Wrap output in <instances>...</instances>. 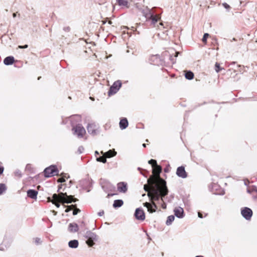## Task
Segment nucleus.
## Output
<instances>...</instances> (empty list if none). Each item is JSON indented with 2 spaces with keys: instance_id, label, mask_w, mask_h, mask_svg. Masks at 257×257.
<instances>
[{
  "instance_id": "5fc2aeb1",
  "label": "nucleus",
  "mask_w": 257,
  "mask_h": 257,
  "mask_svg": "<svg viewBox=\"0 0 257 257\" xmlns=\"http://www.w3.org/2000/svg\"><path fill=\"white\" fill-rule=\"evenodd\" d=\"M16 16H17V14L16 13H14L13 14V18H15V17H16Z\"/></svg>"
},
{
  "instance_id": "bf43d9fd",
  "label": "nucleus",
  "mask_w": 257,
  "mask_h": 257,
  "mask_svg": "<svg viewBox=\"0 0 257 257\" xmlns=\"http://www.w3.org/2000/svg\"><path fill=\"white\" fill-rule=\"evenodd\" d=\"M195 257H204V256L202 255H197Z\"/></svg>"
},
{
  "instance_id": "423d86ee",
  "label": "nucleus",
  "mask_w": 257,
  "mask_h": 257,
  "mask_svg": "<svg viewBox=\"0 0 257 257\" xmlns=\"http://www.w3.org/2000/svg\"><path fill=\"white\" fill-rule=\"evenodd\" d=\"M86 127L88 133L92 136L97 135L100 132L98 124L94 122L88 123Z\"/></svg>"
},
{
  "instance_id": "2eb2a0df",
  "label": "nucleus",
  "mask_w": 257,
  "mask_h": 257,
  "mask_svg": "<svg viewBox=\"0 0 257 257\" xmlns=\"http://www.w3.org/2000/svg\"><path fill=\"white\" fill-rule=\"evenodd\" d=\"M153 173L156 174V175H157L158 176V178L157 179L154 180L153 181V184H155V182L156 181L157 182L158 181L159 178H161L159 176V175H160V174L162 172V167L158 165L157 164V163L156 165H155L154 166H153Z\"/></svg>"
},
{
  "instance_id": "4be33fe9",
  "label": "nucleus",
  "mask_w": 257,
  "mask_h": 257,
  "mask_svg": "<svg viewBox=\"0 0 257 257\" xmlns=\"http://www.w3.org/2000/svg\"><path fill=\"white\" fill-rule=\"evenodd\" d=\"M123 204V201L121 199L115 200L113 203V207L114 208H119Z\"/></svg>"
},
{
  "instance_id": "6e6d98bb",
  "label": "nucleus",
  "mask_w": 257,
  "mask_h": 257,
  "mask_svg": "<svg viewBox=\"0 0 257 257\" xmlns=\"http://www.w3.org/2000/svg\"><path fill=\"white\" fill-rule=\"evenodd\" d=\"M76 205H72L71 206H69V207H76Z\"/></svg>"
},
{
  "instance_id": "2f4dec72",
  "label": "nucleus",
  "mask_w": 257,
  "mask_h": 257,
  "mask_svg": "<svg viewBox=\"0 0 257 257\" xmlns=\"http://www.w3.org/2000/svg\"><path fill=\"white\" fill-rule=\"evenodd\" d=\"M151 59L153 60L154 61H155V60H156V62H154V63H155V64H158V62L160 59V56L159 55H154L152 57Z\"/></svg>"
},
{
  "instance_id": "49530a36",
  "label": "nucleus",
  "mask_w": 257,
  "mask_h": 257,
  "mask_svg": "<svg viewBox=\"0 0 257 257\" xmlns=\"http://www.w3.org/2000/svg\"><path fill=\"white\" fill-rule=\"evenodd\" d=\"M198 217H199L200 218H203V216L202 213L201 212H198Z\"/></svg>"
},
{
  "instance_id": "69168bd1",
  "label": "nucleus",
  "mask_w": 257,
  "mask_h": 257,
  "mask_svg": "<svg viewBox=\"0 0 257 257\" xmlns=\"http://www.w3.org/2000/svg\"><path fill=\"white\" fill-rule=\"evenodd\" d=\"M90 98L92 100H94V98H93L92 97H90Z\"/></svg>"
},
{
  "instance_id": "7ed1b4c3",
  "label": "nucleus",
  "mask_w": 257,
  "mask_h": 257,
  "mask_svg": "<svg viewBox=\"0 0 257 257\" xmlns=\"http://www.w3.org/2000/svg\"><path fill=\"white\" fill-rule=\"evenodd\" d=\"M53 200L50 197L48 198V201L56 202L60 201L63 203H71L72 202H76L78 200L72 195H68L66 193H60L58 195L54 194L52 196Z\"/></svg>"
},
{
  "instance_id": "052dcab7",
  "label": "nucleus",
  "mask_w": 257,
  "mask_h": 257,
  "mask_svg": "<svg viewBox=\"0 0 257 257\" xmlns=\"http://www.w3.org/2000/svg\"><path fill=\"white\" fill-rule=\"evenodd\" d=\"M143 146L144 147H146V144H143Z\"/></svg>"
},
{
  "instance_id": "7c9ffc66",
  "label": "nucleus",
  "mask_w": 257,
  "mask_h": 257,
  "mask_svg": "<svg viewBox=\"0 0 257 257\" xmlns=\"http://www.w3.org/2000/svg\"><path fill=\"white\" fill-rule=\"evenodd\" d=\"M96 161L97 162H102L103 163H105L106 162V158H105L103 156H101L99 157H97L96 158Z\"/></svg>"
},
{
  "instance_id": "dca6fc26",
  "label": "nucleus",
  "mask_w": 257,
  "mask_h": 257,
  "mask_svg": "<svg viewBox=\"0 0 257 257\" xmlns=\"http://www.w3.org/2000/svg\"><path fill=\"white\" fill-rule=\"evenodd\" d=\"M117 190L120 193H125L127 190V184L124 182H121L117 184Z\"/></svg>"
},
{
  "instance_id": "9d476101",
  "label": "nucleus",
  "mask_w": 257,
  "mask_h": 257,
  "mask_svg": "<svg viewBox=\"0 0 257 257\" xmlns=\"http://www.w3.org/2000/svg\"><path fill=\"white\" fill-rule=\"evenodd\" d=\"M241 214L246 220H249L252 215V211L249 208L245 207L241 209Z\"/></svg>"
},
{
  "instance_id": "39448f33",
  "label": "nucleus",
  "mask_w": 257,
  "mask_h": 257,
  "mask_svg": "<svg viewBox=\"0 0 257 257\" xmlns=\"http://www.w3.org/2000/svg\"><path fill=\"white\" fill-rule=\"evenodd\" d=\"M72 131L74 135H76L78 138H82L86 134L84 127L81 124L76 125H72Z\"/></svg>"
},
{
  "instance_id": "09e8293b",
  "label": "nucleus",
  "mask_w": 257,
  "mask_h": 257,
  "mask_svg": "<svg viewBox=\"0 0 257 257\" xmlns=\"http://www.w3.org/2000/svg\"><path fill=\"white\" fill-rule=\"evenodd\" d=\"M223 6L225 9H228L230 8V6L226 3H223Z\"/></svg>"
},
{
  "instance_id": "4d7b16f0",
  "label": "nucleus",
  "mask_w": 257,
  "mask_h": 257,
  "mask_svg": "<svg viewBox=\"0 0 257 257\" xmlns=\"http://www.w3.org/2000/svg\"><path fill=\"white\" fill-rule=\"evenodd\" d=\"M53 212L54 213V214L55 215H56V213H57V212H56V211H54V210H53Z\"/></svg>"
},
{
  "instance_id": "864d4df0",
  "label": "nucleus",
  "mask_w": 257,
  "mask_h": 257,
  "mask_svg": "<svg viewBox=\"0 0 257 257\" xmlns=\"http://www.w3.org/2000/svg\"><path fill=\"white\" fill-rule=\"evenodd\" d=\"M95 156H97V155H99V153H98V152L97 151H96L95 152Z\"/></svg>"
},
{
  "instance_id": "774afa93",
  "label": "nucleus",
  "mask_w": 257,
  "mask_h": 257,
  "mask_svg": "<svg viewBox=\"0 0 257 257\" xmlns=\"http://www.w3.org/2000/svg\"><path fill=\"white\" fill-rule=\"evenodd\" d=\"M160 25H162V26L163 25V24H162V23H160Z\"/></svg>"
},
{
  "instance_id": "f3484780",
  "label": "nucleus",
  "mask_w": 257,
  "mask_h": 257,
  "mask_svg": "<svg viewBox=\"0 0 257 257\" xmlns=\"http://www.w3.org/2000/svg\"><path fill=\"white\" fill-rule=\"evenodd\" d=\"M174 211L175 216L178 218H182L184 216L183 209L181 207L175 208Z\"/></svg>"
},
{
  "instance_id": "5701e85b",
  "label": "nucleus",
  "mask_w": 257,
  "mask_h": 257,
  "mask_svg": "<svg viewBox=\"0 0 257 257\" xmlns=\"http://www.w3.org/2000/svg\"><path fill=\"white\" fill-rule=\"evenodd\" d=\"M79 244L78 241L76 239L71 240L68 242V246L72 248H76L78 247Z\"/></svg>"
},
{
  "instance_id": "9b49d317",
  "label": "nucleus",
  "mask_w": 257,
  "mask_h": 257,
  "mask_svg": "<svg viewBox=\"0 0 257 257\" xmlns=\"http://www.w3.org/2000/svg\"><path fill=\"white\" fill-rule=\"evenodd\" d=\"M134 216L137 220L143 221L145 219V212L141 208H138L136 209Z\"/></svg>"
},
{
  "instance_id": "c85d7f7f",
  "label": "nucleus",
  "mask_w": 257,
  "mask_h": 257,
  "mask_svg": "<svg viewBox=\"0 0 257 257\" xmlns=\"http://www.w3.org/2000/svg\"><path fill=\"white\" fill-rule=\"evenodd\" d=\"M7 190V187L5 184H0V195L3 194Z\"/></svg>"
},
{
  "instance_id": "0eeeda50",
  "label": "nucleus",
  "mask_w": 257,
  "mask_h": 257,
  "mask_svg": "<svg viewBox=\"0 0 257 257\" xmlns=\"http://www.w3.org/2000/svg\"><path fill=\"white\" fill-rule=\"evenodd\" d=\"M85 237L87 239L86 243L90 247L92 246L94 244V242L97 240V236L96 234L91 231H86Z\"/></svg>"
},
{
  "instance_id": "37998d69",
  "label": "nucleus",
  "mask_w": 257,
  "mask_h": 257,
  "mask_svg": "<svg viewBox=\"0 0 257 257\" xmlns=\"http://www.w3.org/2000/svg\"><path fill=\"white\" fill-rule=\"evenodd\" d=\"M51 202H52L53 204H55V206L57 207V208H59L60 206V204L59 203L57 202V201H56V202H53V201H51Z\"/></svg>"
},
{
  "instance_id": "ea45409f",
  "label": "nucleus",
  "mask_w": 257,
  "mask_h": 257,
  "mask_svg": "<svg viewBox=\"0 0 257 257\" xmlns=\"http://www.w3.org/2000/svg\"><path fill=\"white\" fill-rule=\"evenodd\" d=\"M161 201L163 202L161 205L162 208L163 209H166L167 205H166V203L164 202V199L163 198H161Z\"/></svg>"
},
{
  "instance_id": "bb28decb",
  "label": "nucleus",
  "mask_w": 257,
  "mask_h": 257,
  "mask_svg": "<svg viewBox=\"0 0 257 257\" xmlns=\"http://www.w3.org/2000/svg\"><path fill=\"white\" fill-rule=\"evenodd\" d=\"M116 1L119 6L128 7L127 0H116Z\"/></svg>"
},
{
  "instance_id": "c03bdc74",
  "label": "nucleus",
  "mask_w": 257,
  "mask_h": 257,
  "mask_svg": "<svg viewBox=\"0 0 257 257\" xmlns=\"http://www.w3.org/2000/svg\"><path fill=\"white\" fill-rule=\"evenodd\" d=\"M28 47V45H25L24 46L19 45L18 46V48L20 49H26V48H27Z\"/></svg>"
},
{
  "instance_id": "3c124183",
  "label": "nucleus",
  "mask_w": 257,
  "mask_h": 257,
  "mask_svg": "<svg viewBox=\"0 0 257 257\" xmlns=\"http://www.w3.org/2000/svg\"><path fill=\"white\" fill-rule=\"evenodd\" d=\"M115 195L114 193H108L107 195V198H109L111 196H112L113 195Z\"/></svg>"
},
{
  "instance_id": "f704fd0d",
  "label": "nucleus",
  "mask_w": 257,
  "mask_h": 257,
  "mask_svg": "<svg viewBox=\"0 0 257 257\" xmlns=\"http://www.w3.org/2000/svg\"><path fill=\"white\" fill-rule=\"evenodd\" d=\"M215 67L216 72H219L222 69V68L220 67V65L218 63H216Z\"/></svg>"
},
{
  "instance_id": "ddd939ff",
  "label": "nucleus",
  "mask_w": 257,
  "mask_h": 257,
  "mask_svg": "<svg viewBox=\"0 0 257 257\" xmlns=\"http://www.w3.org/2000/svg\"><path fill=\"white\" fill-rule=\"evenodd\" d=\"M176 175L180 178H186L187 177V173L186 172L185 167L183 166L177 168L176 170Z\"/></svg>"
},
{
  "instance_id": "a211bd4d",
  "label": "nucleus",
  "mask_w": 257,
  "mask_h": 257,
  "mask_svg": "<svg viewBox=\"0 0 257 257\" xmlns=\"http://www.w3.org/2000/svg\"><path fill=\"white\" fill-rule=\"evenodd\" d=\"M38 195V191L34 190V189H29L27 191V196L28 197L33 199H36L37 198Z\"/></svg>"
},
{
  "instance_id": "412c9836",
  "label": "nucleus",
  "mask_w": 257,
  "mask_h": 257,
  "mask_svg": "<svg viewBox=\"0 0 257 257\" xmlns=\"http://www.w3.org/2000/svg\"><path fill=\"white\" fill-rule=\"evenodd\" d=\"M68 230L71 232H76L78 230V226L75 223H70L68 225Z\"/></svg>"
},
{
  "instance_id": "f8f14e48",
  "label": "nucleus",
  "mask_w": 257,
  "mask_h": 257,
  "mask_svg": "<svg viewBox=\"0 0 257 257\" xmlns=\"http://www.w3.org/2000/svg\"><path fill=\"white\" fill-rule=\"evenodd\" d=\"M143 204L145 207L147 208L148 211L150 213L155 212L158 208L157 205L154 202L151 203L145 202Z\"/></svg>"
},
{
  "instance_id": "8fccbe9b",
  "label": "nucleus",
  "mask_w": 257,
  "mask_h": 257,
  "mask_svg": "<svg viewBox=\"0 0 257 257\" xmlns=\"http://www.w3.org/2000/svg\"><path fill=\"white\" fill-rule=\"evenodd\" d=\"M104 214V211L102 210L98 213V215L99 216H101Z\"/></svg>"
},
{
  "instance_id": "1a4fd4ad",
  "label": "nucleus",
  "mask_w": 257,
  "mask_h": 257,
  "mask_svg": "<svg viewBox=\"0 0 257 257\" xmlns=\"http://www.w3.org/2000/svg\"><path fill=\"white\" fill-rule=\"evenodd\" d=\"M80 185L84 190H87L88 192L90 191V188L92 186V180L89 179H85L80 181Z\"/></svg>"
},
{
  "instance_id": "393cba45",
  "label": "nucleus",
  "mask_w": 257,
  "mask_h": 257,
  "mask_svg": "<svg viewBox=\"0 0 257 257\" xmlns=\"http://www.w3.org/2000/svg\"><path fill=\"white\" fill-rule=\"evenodd\" d=\"M172 54H170V60L171 61L172 63H175L176 61L173 57V55L174 54L173 52H174V54H175L174 57H178V56L180 53L179 52L175 51L174 50H172Z\"/></svg>"
},
{
  "instance_id": "c756f323",
  "label": "nucleus",
  "mask_w": 257,
  "mask_h": 257,
  "mask_svg": "<svg viewBox=\"0 0 257 257\" xmlns=\"http://www.w3.org/2000/svg\"><path fill=\"white\" fill-rule=\"evenodd\" d=\"M241 69H242V66H241L237 65L236 66V68L233 71L234 74L231 73V75H233V77H234L236 75H237V74L236 73V72L237 71H239L240 72H241Z\"/></svg>"
},
{
  "instance_id": "de8ad7c7",
  "label": "nucleus",
  "mask_w": 257,
  "mask_h": 257,
  "mask_svg": "<svg viewBox=\"0 0 257 257\" xmlns=\"http://www.w3.org/2000/svg\"><path fill=\"white\" fill-rule=\"evenodd\" d=\"M4 171V168L3 166H0V175L2 174Z\"/></svg>"
},
{
  "instance_id": "e2e57ef3",
  "label": "nucleus",
  "mask_w": 257,
  "mask_h": 257,
  "mask_svg": "<svg viewBox=\"0 0 257 257\" xmlns=\"http://www.w3.org/2000/svg\"><path fill=\"white\" fill-rule=\"evenodd\" d=\"M65 211H66V212H68V211H69V210H68V209H66V210H65Z\"/></svg>"
},
{
  "instance_id": "6e6552de",
  "label": "nucleus",
  "mask_w": 257,
  "mask_h": 257,
  "mask_svg": "<svg viewBox=\"0 0 257 257\" xmlns=\"http://www.w3.org/2000/svg\"><path fill=\"white\" fill-rule=\"evenodd\" d=\"M122 85L120 80H117L115 81L112 86L110 87L108 92V95H111L115 94L120 89Z\"/></svg>"
},
{
  "instance_id": "4c0bfd02",
  "label": "nucleus",
  "mask_w": 257,
  "mask_h": 257,
  "mask_svg": "<svg viewBox=\"0 0 257 257\" xmlns=\"http://www.w3.org/2000/svg\"><path fill=\"white\" fill-rule=\"evenodd\" d=\"M14 173L15 176H18L19 177H21L22 176L21 172L19 170H16L15 171Z\"/></svg>"
},
{
  "instance_id": "0e129e2a",
  "label": "nucleus",
  "mask_w": 257,
  "mask_h": 257,
  "mask_svg": "<svg viewBox=\"0 0 257 257\" xmlns=\"http://www.w3.org/2000/svg\"><path fill=\"white\" fill-rule=\"evenodd\" d=\"M60 189H61V187H59V189H58V191H59V190H60Z\"/></svg>"
},
{
  "instance_id": "58836bf2",
  "label": "nucleus",
  "mask_w": 257,
  "mask_h": 257,
  "mask_svg": "<svg viewBox=\"0 0 257 257\" xmlns=\"http://www.w3.org/2000/svg\"><path fill=\"white\" fill-rule=\"evenodd\" d=\"M80 212V210L79 208H76L75 210H74L73 211V215H77Z\"/></svg>"
},
{
  "instance_id": "13d9d810",
  "label": "nucleus",
  "mask_w": 257,
  "mask_h": 257,
  "mask_svg": "<svg viewBox=\"0 0 257 257\" xmlns=\"http://www.w3.org/2000/svg\"><path fill=\"white\" fill-rule=\"evenodd\" d=\"M253 190H254L256 192H257V189L256 187H254V189H253Z\"/></svg>"
},
{
  "instance_id": "a18cd8bd",
  "label": "nucleus",
  "mask_w": 257,
  "mask_h": 257,
  "mask_svg": "<svg viewBox=\"0 0 257 257\" xmlns=\"http://www.w3.org/2000/svg\"><path fill=\"white\" fill-rule=\"evenodd\" d=\"M63 30L65 32H69L70 30V28L68 26L64 27Z\"/></svg>"
},
{
  "instance_id": "a878e982",
  "label": "nucleus",
  "mask_w": 257,
  "mask_h": 257,
  "mask_svg": "<svg viewBox=\"0 0 257 257\" xmlns=\"http://www.w3.org/2000/svg\"><path fill=\"white\" fill-rule=\"evenodd\" d=\"M185 77L187 79L192 80L194 77V74L190 71H187L185 73Z\"/></svg>"
},
{
  "instance_id": "c9c22d12",
  "label": "nucleus",
  "mask_w": 257,
  "mask_h": 257,
  "mask_svg": "<svg viewBox=\"0 0 257 257\" xmlns=\"http://www.w3.org/2000/svg\"><path fill=\"white\" fill-rule=\"evenodd\" d=\"M149 164L152 165V167L155 166L157 164V161L154 159H151L148 162Z\"/></svg>"
},
{
  "instance_id": "473e14b6",
  "label": "nucleus",
  "mask_w": 257,
  "mask_h": 257,
  "mask_svg": "<svg viewBox=\"0 0 257 257\" xmlns=\"http://www.w3.org/2000/svg\"><path fill=\"white\" fill-rule=\"evenodd\" d=\"M33 239H34L35 243L36 245L40 244L42 242L41 238L39 237H36V238H34Z\"/></svg>"
},
{
  "instance_id": "4468645a",
  "label": "nucleus",
  "mask_w": 257,
  "mask_h": 257,
  "mask_svg": "<svg viewBox=\"0 0 257 257\" xmlns=\"http://www.w3.org/2000/svg\"><path fill=\"white\" fill-rule=\"evenodd\" d=\"M102 188L106 192L113 191L115 190V186L108 182H106L102 185Z\"/></svg>"
},
{
  "instance_id": "e433bc0d",
  "label": "nucleus",
  "mask_w": 257,
  "mask_h": 257,
  "mask_svg": "<svg viewBox=\"0 0 257 257\" xmlns=\"http://www.w3.org/2000/svg\"><path fill=\"white\" fill-rule=\"evenodd\" d=\"M84 150V149L83 146H79L77 150V153L79 154H82Z\"/></svg>"
},
{
  "instance_id": "20e7f679",
  "label": "nucleus",
  "mask_w": 257,
  "mask_h": 257,
  "mask_svg": "<svg viewBox=\"0 0 257 257\" xmlns=\"http://www.w3.org/2000/svg\"><path fill=\"white\" fill-rule=\"evenodd\" d=\"M44 176L49 178L55 175H59V170L56 165H51L45 169L44 171Z\"/></svg>"
},
{
  "instance_id": "cd10ccee",
  "label": "nucleus",
  "mask_w": 257,
  "mask_h": 257,
  "mask_svg": "<svg viewBox=\"0 0 257 257\" xmlns=\"http://www.w3.org/2000/svg\"><path fill=\"white\" fill-rule=\"evenodd\" d=\"M175 217L174 215H170L167 217V219L166 220V224L167 225H170L172 224V222L174 220Z\"/></svg>"
},
{
  "instance_id": "f257e3e1",
  "label": "nucleus",
  "mask_w": 257,
  "mask_h": 257,
  "mask_svg": "<svg viewBox=\"0 0 257 257\" xmlns=\"http://www.w3.org/2000/svg\"><path fill=\"white\" fill-rule=\"evenodd\" d=\"M168 192L166 182L163 179L159 178L158 181L153 184L151 193H148V195L151 200L159 201L160 199L168 195Z\"/></svg>"
},
{
  "instance_id": "338daca9",
  "label": "nucleus",
  "mask_w": 257,
  "mask_h": 257,
  "mask_svg": "<svg viewBox=\"0 0 257 257\" xmlns=\"http://www.w3.org/2000/svg\"><path fill=\"white\" fill-rule=\"evenodd\" d=\"M165 172H167V169H165Z\"/></svg>"
},
{
  "instance_id": "6ab92c4d",
  "label": "nucleus",
  "mask_w": 257,
  "mask_h": 257,
  "mask_svg": "<svg viewBox=\"0 0 257 257\" xmlns=\"http://www.w3.org/2000/svg\"><path fill=\"white\" fill-rule=\"evenodd\" d=\"M119 127L121 130L125 129L128 125L127 119L125 117H123L120 119L119 121Z\"/></svg>"
},
{
  "instance_id": "680f3d73",
  "label": "nucleus",
  "mask_w": 257,
  "mask_h": 257,
  "mask_svg": "<svg viewBox=\"0 0 257 257\" xmlns=\"http://www.w3.org/2000/svg\"><path fill=\"white\" fill-rule=\"evenodd\" d=\"M247 192L248 193H250L251 192V191H250V190L249 189H247Z\"/></svg>"
},
{
  "instance_id": "f03ea898",
  "label": "nucleus",
  "mask_w": 257,
  "mask_h": 257,
  "mask_svg": "<svg viewBox=\"0 0 257 257\" xmlns=\"http://www.w3.org/2000/svg\"><path fill=\"white\" fill-rule=\"evenodd\" d=\"M155 9V7L150 9L148 8V7H144L141 9V12L146 19V21H150L151 24L154 27H156V23L160 19L159 15L155 14V12L154 11Z\"/></svg>"
},
{
  "instance_id": "79ce46f5",
  "label": "nucleus",
  "mask_w": 257,
  "mask_h": 257,
  "mask_svg": "<svg viewBox=\"0 0 257 257\" xmlns=\"http://www.w3.org/2000/svg\"><path fill=\"white\" fill-rule=\"evenodd\" d=\"M144 190H145L146 192H147L149 193V186L147 185L146 184V185H145L144 186Z\"/></svg>"
},
{
  "instance_id": "603ef678",
  "label": "nucleus",
  "mask_w": 257,
  "mask_h": 257,
  "mask_svg": "<svg viewBox=\"0 0 257 257\" xmlns=\"http://www.w3.org/2000/svg\"><path fill=\"white\" fill-rule=\"evenodd\" d=\"M248 183H249V181L248 180L244 181V184L245 185H247V184H248Z\"/></svg>"
},
{
  "instance_id": "aec40b11",
  "label": "nucleus",
  "mask_w": 257,
  "mask_h": 257,
  "mask_svg": "<svg viewBox=\"0 0 257 257\" xmlns=\"http://www.w3.org/2000/svg\"><path fill=\"white\" fill-rule=\"evenodd\" d=\"M15 62V59L13 56H8L4 60V63L6 65H10L13 64Z\"/></svg>"
},
{
  "instance_id": "a19ab883",
  "label": "nucleus",
  "mask_w": 257,
  "mask_h": 257,
  "mask_svg": "<svg viewBox=\"0 0 257 257\" xmlns=\"http://www.w3.org/2000/svg\"><path fill=\"white\" fill-rule=\"evenodd\" d=\"M58 182L60 183H63L65 182V179L64 177H61L58 179Z\"/></svg>"
},
{
  "instance_id": "72a5a7b5",
  "label": "nucleus",
  "mask_w": 257,
  "mask_h": 257,
  "mask_svg": "<svg viewBox=\"0 0 257 257\" xmlns=\"http://www.w3.org/2000/svg\"><path fill=\"white\" fill-rule=\"evenodd\" d=\"M209 34L208 33H205L202 38V41L203 43H206L207 41V39L209 37Z\"/></svg>"
},
{
  "instance_id": "b1692460",
  "label": "nucleus",
  "mask_w": 257,
  "mask_h": 257,
  "mask_svg": "<svg viewBox=\"0 0 257 257\" xmlns=\"http://www.w3.org/2000/svg\"><path fill=\"white\" fill-rule=\"evenodd\" d=\"M116 155V152L114 150H109L108 151L106 152L104 155L107 158H110L114 157Z\"/></svg>"
}]
</instances>
